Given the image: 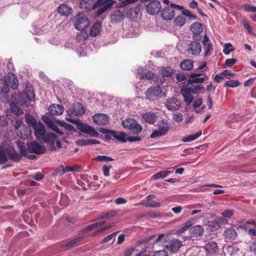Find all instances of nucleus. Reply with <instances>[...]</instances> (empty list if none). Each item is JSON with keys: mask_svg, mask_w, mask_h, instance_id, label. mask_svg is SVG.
Wrapping results in <instances>:
<instances>
[{"mask_svg": "<svg viewBox=\"0 0 256 256\" xmlns=\"http://www.w3.org/2000/svg\"><path fill=\"white\" fill-rule=\"evenodd\" d=\"M21 159V155L18 154L14 148L7 142H1L0 144V162L5 164L8 160L14 162H18Z\"/></svg>", "mask_w": 256, "mask_h": 256, "instance_id": "nucleus-1", "label": "nucleus"}, {"mask_svg": "<svg viewBox=\"0 0 256 256\" xmlns=\"http://www.w3.org/2000/svg\"><path fill=\"white\" fill-rule=\"evenodd\" d=\"M18 86V80L16 76L13 74H9L0 82L1 91L4 94H8L10 88L16 89Z\"/></svg>", "mask_w": 256, "mask_h": 256, "instance_id": "nucleus-2", "label": "nucleus"}, {"mask_svg": "<svg viewBox=\"0 0 256 256\" xmlns=\"http://www.w3.org/2000/svg\"><path fill=\"white\" fill-rule=\"evenodd\" d=\"M72 21L74 28L78 30H85L90 24L88 18L82 14H78L75 15Z\"/></svg>", "mask_w": 256, "mask_h": 256, "instance_id": "nucleus-3", "label": "nucleus"}, {"mask_svg": "<svg viewBox=\"0 0 256 256\" xmlns=\"http://www.w3.org/2000/svg\"><path fill=\"white\" fill-rule=\"evenodd\" d=\"M122 124L124 128L129 130L134 134L140 133L142 130V126L133 118H128L124 120Z\"/></svg>", "mask_w": 256, "mask_h": 256, "instance_id": "nucleus-4", "label": "nucleus"}, {"mask_svg": "<svg viewBox=\"0 0 256 256\" xmlns=\"http://www.w3.org/2000/svg\"><path fill=\"white\" fill-rule=\"evenodd\" d=\"M170 7H165L162 10L161 16L164 20H172L176 14L174 9L183 10V6L180 5L176 4L171 2Z\"/></svg>", "mask_w": 256, "mask_h": 256, "instance_id": "nucleus-5", "label": "nucleus"}, {"mask_svg": "<svg viewBox=\"0 0 256 256\" xmlns=\"http://www.w3.org/2000/svg\"><path fill=\"white\" fill-rule=\"evenodd\" d=\"M170 129V124L166 120H162L160 122L158 128L150 134L151 138H155L166 135Z\"/></svg>", "mask_w": 256, "mask_h": 256, "instance_id": "nucleus-6", "label": "nucleus"}, {"mask_svg": "<svg viewBox=\"0 0 256 256\" xmlns=\"http://www.w3.org/2000/svg\"><path fill=\"white\" fill-rule=\"evenodd\" d=\"M199 40H194L190 42L187 46L186 52L188 54L193 56H198L202 52V48Z\"/></svg>", "mask_w": 256, "mask_h": 256, "instance_id": "nucleus-7", "label": "nucleus"}, {"mask_svg": "<svg viewBox=\"0 0 256 256\" xmlns=\"http://www.w3.org/2000/svg\"><path fill=\"white\" fill-rule=\"evenodd\" d=\"M149 2L146 6V11L151 15L158 14L162 8V6L158 0H145Z\"/></svg>", "mask_w": 256, "mask_h": 256, "instance_id": "nucleus-8", "label": "nucleus"}, {"mask_svg": "<svg viewBox=\"0 0 256 256\" xmlns=\"http://www.w3.org/2000/svg\"><path fill=\"white\" fill-rule=\"evenodd\" d=\"M28 150L30 153L40 154L45 152L46 148L44 146L41 145L36 142H32L28 144Z\"/></svg>", "mask_w": 256, "mask_h": 256, "instance_id": "nucleus-9", "label": "nucleus"}, {"mask_svg": "<svg viewBox=\"0 0 256 256\" xmlns=\"http://www.w3.org/2000/svg\"><path fill=\"white\" fill-rule=\"evenodd\" d=\"M162 92L160 86H151L145 92L146 99L150 100H154Z\"/></svg>", "mask_w": 256, "mask_h": 256, "instance_id": "nucleus-10", "label": "nucleus"}, {"mask_svg": "<svg viewBox=\"0 0 256 256\" xmlns=\"http://www.w3.org/2000/svg\"><path fill=\"white\" fill-rule=\"evenodd\" d=\"M182 246V242L178 239L168 240L166 244V248L170 252H176Z\"/></svg>", "mask_w": 256, "mask_h": 256, "instance_id": "nucleus-11", "label": "nucleus"}, {"mask_svg": "<svg viewBox=\"0 0 256 256\" xmlns=\"http://www.w3.org/2000/svg\"><path fill=\"white\" fill-rule=\"evenodd\" d=\"M190 30L193 34V39L194 40H200L202 36L200 34L203 30L202 24L198 22L193 23L190 28Z\"/></svg>", "mask_w": 256, "mask_h": 256, "instance_id": "nucleus-12", "label": "nucleus"}, {"mask_svg": "<svg viewBox=\"0 0 256 256\" xmlns=\"http://www.w3.org/2000/svg\"><path fill=\"white\" fill-rule=\"evenodd\" d=\"M85 110L82 105L80 103L74 104L68 110L70 116L72 115L78 116L84 113Z\"/></svg>", "mask_w": 256, "mask_h": 256, "instance_id": "nucleus-13", "label": "nucleus"}, {"mask_svg": "<svg viewBox=\"0 0 256 256\" xmlns=\"http://www.w3.org/2000/svg\"><path fill=\"white\" fill-rule=\"evenodd\" d=\"M165 106L168 110H176L180 108V102L176 98H172L166 100Z\"/></svg>", "mask_w": 256, "mask_h": 256, "instance_id": "nucleus-14", "label": "nucleus"}, {"mask_svg": "<svg viewBox=\"0 0 256 256\" xmlns=\"http://www.w3.org/2000/svg\"><path fill=\"white\" fill-rule=\"evenodd\" d=\"M36 137L39 139L42 138L46 134V128L44 124L38 122L34 126L32 127Z\"/></svg>", "mask_w": 256, "mask_h": 256, "instance_id": "nucleus-15", "label": "nucleus"}, {"mask_svg": "<svg viewBox=\"0 0 256 256\" xmlns=\"http://www.w3.org/2000/svg\"><path fill=\"white\" fill-rule=\"evenodd\" d=\"M44 142L48 145L49 150H53L55 149L54 143L56 138L55 134L52 133H48L46 136L42 138Z\"/></svg>", "mask_w": 256, "mask_h": 256, "instance_id": "nucleus-16", "label": "nucleus"}, {"mask_svg": "<svg viewBox=\"0 0 256 256\" xmlns=\"http://www.w3.org/2000/svg\"><path fill=\"white\" fill-rule=\"evenodd\" d=\"M238 233L235 228H227L224 232L223 236L226 242H232L237 237Z\"/></svg>", "mask_w": 256, "mask_h": 256, "instance_id": "nucleus-17", "label": "nucleus"}, {"mask_svg": "<svg viewBox=\"0 0 256 256\" xmlns=\"http://www.w3.org/2000/svg\"><path fill=\"white\" fill-rule=\"evenodd\" d=\"M42 120L53 130L56 132L60 135L64 134V132L62 130L58 128L54 122H53L48 116H43L42 117Z\"/></svg>", "mask_w": 256, "mask_h": 256, "instance_id": "nucleus-18", "label": "nucleus"}, {"mask_svg": "<svg viewBox=\"0 0 256 256\" xmlns=\"http://www.w3.org/2000/svg\"><path fill=\"white\" fill-rule=\"evenodd\" d=\"M155 198L154 194L148 196L146 199L141 202L140 204H144L148 208H158L160 206V203L154 202L153 200Z\"/></svg>", "mask_w": 256, "mask_h": 256, "instance_id": "nucleus-19", "label": "nucleus"}, {"mask_svg": "<svg viewBox=\"0 0 256 256\" xmlns=\"http://www.w3.org/2000/svg\"><path fill=\"white\" fill-rule=\"evenodd\" d=\"M94 122L98 125L104 126L108 122V117L104 114H98L93 116Z\"/></svg>", "mask_w": 256, "mask_h": 256, "instance_id": "nucleus-20", "label": "nucleus"}, {"mask_svg": "<svg viewBox=\"0 0 256 256\" xmlns=\"http://www.w3.org/2000/svg\"><path fill=\"white\" fill-rule=\"evenodd\" d=\"M140 5L130 8L126 12V16L130 19L134 20L140 16Z\"/></svg>", "mask_w": 256, "mask_h": 256, "instance_id": "nucleus-21", "label": "nucleus"}, {"mask_svg": "<svg viewBox=\"0 0 256 256\" xmlns=\"http://www.w3.org/2000/svg\"><path fill=\"white\" fill-rule=\"evenodd\" d=\"M202 44L204 46V56H210L213 50L212 44L210 41L208 37L205 34L202 40Z\"/></svg>", "mask_w": 256, "mask_h": 256, "instance_id": "nucleus-22", "label": "nucleus"}, {"mask_svg": "<svg viewBox=\"0 0 256 256\" xmlns=\"http://www.w3.org/2000/svg\"><path fill=\"white\" fill-rule=\"evenodd\" d=\"M180 94L184 97L186 105H190L193 100L194 96H192V94L194 93L186 88H183L180 90Z\"/></svg>", "mask_w": 256, "mask_h": 256, "instance_id": "nucleus-23", "label": "nucleus"}, {"mask_svg": "<svg viewBox=\"0 0 256 256\" xmlns=\"http://www.w3.org/2000/svg\"><path fill=\"white\" fill-rule=\"evenodd\" d=\"M64 107L58 104H52L48 108V111L50 114L54 116H59L64 112Z\"/></svg>", "mask_w": 256, "mask_h": 256, "instance_id": "nucleus-24", "label": "nucleus"}, {"mask_svg": "<svg viewBox=\"0 0 256 256\" xmlns=\"http://www.w3.org/2000/svg\"><path fill=\"white\" fill-rule=\"evenodd\" d=\"M84 238V235L80 236L66 243L64 246L66 248V250H69L74 246H77L80 244L81 241Z\"/></svg>", "mask_w": 256, "mask_h": 256, "instance_id": "nucleus-25", "label": "nucleus"}, {"mask_svg": "<svg viewBox=\"0 0 256 256\" xmlns=\"http://www.w3.org/2000/svg\"><path fill=\"white\" fill-rule=\"evenodd\" d=\"M110 20L112 22L117 23L122 22L124 18V14L120 10L113 11L110 14Z\"/></svg>", "mask_w": 256, "mask_h": 256, "instance_id": "nucleus-26", "label": "nucleus"}, {"mask_svg": "<svg viewBox=\"0 0 256 256\" xmlns=\"http://www.w3.org/2000/svg\"><path fill=\"white\" fill-rule=\"evenodd\" d=\"M202 74L200 72H194L190 73V79L188 80V82L196 83L201 85L204 81V78L200 77Z\"/></svg>", "mask_w": 256, "mask_h": 256, "instance_id": "nucleus-27", "label": "nucleus"}, {"mask_svg": "<svg viewBox=\"0 0 256 256\" xmlns=\"http://www.w3.org/2000/svg\"><path fill=\"white\" fill-rule=\"evenodd\" d=\"M58 12L61 16H68L72 12V8L65 4H62L58 6Z\"/></svg>", "mask_w": 256, "mask_h": 256, "instance_id": "nucleus-28", "label": "nucleus"}, {"mask_svg": "<svg viewBox=\"0 0 256 256\" xmlns=\"http://www.w3.org/2000/svg\"><path fill=\"white\" fill-rule=\"evenodd\" d=\"M102 30V24L100 22H96L92 26L90 31V35L92 37L97 36Z\"/></svg>", "mask_w": 256, "mask_h": 256, "instance_id": "nucleus-29", "label": "nucleus"}, {"mask_svg": "<svg viewBox=\"0 0 256 256\" xmlns=\"http://www.w3.org/2000/svg\"><path fill=\"white\" fill-rule=\"evenodd\" d=\"M190 232L192 236H200L203 234L204 232V228L200 225H196L190 228Z\"/></svg>", "mask_w": 256, "mask_h": 256, "instance_id": "nucleus-30", "label": "nucleus"}, {"mask_svg": "<svg viewBox=\"0 0 256 256\" xmlns=\"http://www.w3.org/2000/svg\"><path fill=\"white\" fill-rule=\"evenodd\" d=\"M80 130L82 132L90 134L92 137H98L99 134L92 126L88 125H84L82 126Z\"/></svg>", "mask_w": 256, "mask_h": 256, "instance_id": "nucleus-31", "label": "nucleus"}, {"mask_svg": "<svg viewBox=\"0 0 256 256\" xmlns=\"http://www.w3.org/2000/svg\"><path fill=\"white\" fill-rule=\"evenodd\" d=\"M138 74L142 78L150 80L154 77V74L151 71L144 70L142 68H139L138 69Z\"/></svg>", "mask_w": 256, "mask_h": 256, "instance_id": "nucleus-32", "label": "nucleus"}, {"mask_svg": "<svg viewBox=\"0 0 256 256\" xmlns=\"http://www.w3.org/2000/svg\"><path fill=\"white\" fill-rule=\"evenodd\" d=\"M114 4V0H97L93 6V8H98V6H104L106 8H110Z\"/></svg>", "mask_w": 256, "mask_h": 256, "instance_id": "nucleus-33", "label": "nucleus"}, {"mask_svg": "<svg viewBox=\"0 0 256 256\" xmlns=\"http://www.w3.org/2000/svg\"><path fill=\"white\" fill-rule=\"evenodd\" d=\"M104 222H99L89 224L88 226L82 228L80 232L82 233L88 232L95 228H96L100 226H102L103 224H104Z\"/></svg>", "mask_w": 256, "mask_h": 256, "instance_id": "nucleus-34", "label": "nucleus"}, {"mask_svg": "<svg viewBox=\"0 0 256 256\" xmlns=\"http://www.w3.org/2000/svg\"><path fill=\"white\" fill-rule=\"evenodd\" d=\"M104 222H99L89 224L88 226L82 228L80 232L82 233L88 232L95 228H96L100 226H102L103 224H104Z\"/></svg>", "mask_w": 256, "mask_h": 256, "instance_id": "nucleus-35", "label": "nucleus"}, {"mask_svg": "<svg viewBox=\"0 0 256 256\" xmlns=\"http://www.w3.org/2000/svg\"><path fill=\"white\" fill-rule=\"evenodd\" d=\"M224 220V219L222 218H218L216 220L209 221L208 226L212 228V231L218 230Z\"/></svg>", "mask_w": 256, "mask_h": 256, "instance_id": "nucleus-36", "label": "nucleus"}, {"mask_svg": "<svg viewBox=\"0 0 256 256\" xmlns=\"http://www.w3.org/2000/svg\"><path fill=\"white\" fill-rule=\"evenodd\" d=\"M108 133L118 141L122 142H126V134L124 132H118L114 130H109Z\"/></svg>", "mask_w": 256, "mask_h": 256, "instance_id": "nucleus-37", "label": "nucleus"}, {"mask_svg": "<svg viewBox=\"0 0 256 256\" xmlns=\"http://www.w3.org/2000/svg\"><path fill=\"white\" fill-rule=\"evenodd\" d=\"M180 68L184 70H190L194 67V62L191 60H184L180 64Z\"/></svg>", "mask_w": 256, "mask_h": 256, "instance_id": "nucleus-38", "label": "nucleus"}, {"mask_svg": "<svg viewBox=\"0 0 256 256\" xmlns=\"http://www.w3.org/2000/svg\"><path fill=\"white\" fill-rule=\"evenodd\" d=\"M188 86L186 88L190 90V91L192 92L194 94L198 93L202 88L203 87L198 84L196 83H190L188 82Z\"/></svg>", "mask_w": 256, "mask_h": 256, "instance_id": "nucleus-39", "label": "nucleus"}, {"mask_svg": "<svg viewBox=\"0 0 256 256\" xmlns=\"http://www.w3.org/2000/svg\"><path fill=\"white\" fill-rule=\"evenodd\" d=\"M142 118L147 122L154 124L156 121V116L152 112H146L142 115Z\"/></svg>", "mask_w": 256, "mask_h": 256, "instance_id": "nucleus-40", "label": "nucleus"}, {"mask_svg": "<svg viewBox=\"0 0 256 256\" xmlns=\"http://www.w3.org/2000/svg\"><path fill=\"white\" fill-rule=\"evenodd\" d=\"M205 250L209 254L215 253L218 249V245L216 242H208L204 247Z\"/></svg>", "mask_w": 256, "mask_h": 256, "instance_id": "nucleus-41", "label": "nucleus"}, {"mask_svg": "<svg viewBox=\"0 0 256 256\" xmlns=\"http://www.w3.org/2000/svg\"><path fill=\"white\" fill-rule=\"evenodd\" d=\"M172 172L169 170L160 171L158 173L154 174L152 176V178L154 180H158L160 178H164Z\"/></svg>", "mask_w": 256, "mask_h": 256, "instance_id": "nucleus-42", "label": "nucleus"}, {"mask_svg": "<svg viewBox=\"0 0 256 256\" xmlns=\"http://www.w3.org/2000/svg\"><path fill=\"white\" fill-rule=\"evenodd\" d=\"M174 25L182 27L186 24L185 18L181 15L178 16L174 20Z\"/></svg>", "mask_w": 256, "mask_h": 256, "instance_id": "nucleus-43", "label": "nucleus"}, {"mask_svg": "<svg viewBox=\"0 0 256 256\" xmlns=\"http://www.w3.org/2000/svg\"><path fill=\"white\" fill-rule=\"evenodd\" d=\"M174 72V70L170 67L162 68L160 73L164 77H170Z\"/></svg>", "mask_w": 256, "mask_h": 256, "instance_id": "nucleus-44", "label": "nucleus"}, {"mask_svg": "<svg viewBox=\"0 0 256 256\" xmlns=\"http://www.w3.org/2000/svg\"><path fill=\"white\" fill-rule=\"evenodd\" d=\"M25 118L26 122L30 126L33 127L38 122L36 121L35 118L30 114H26Z\"/></svg>", "mask_w": 256, "mask_h": 256, "instance_id": "nucleus-45", "label": "nucleus"}, {"mask_svg": "<svg viewBox=\"0 0 256 256\" xmlns=\"http://www.w3.org/2000/svg\"><path fill=\"white\" fill-rule=\"evenodd\" d=\"M201 135H202V132H198L195 134H190V135H189V136H186L183 138L182 139V141L183 142H191V141L196 140L198 137H200Z\"/></svg>", "mask_w": 256, "mask_h": 256, "instance_id": "nucleus-46", "label": "nucleus"}, {"mask_svg": "<svg viewBox=\"0 0 256 256\" xmlns=\"http://www.w3.org/2000/svg\"><path fill=\"white\" fill-rule=\"evenodd\" d=\"M201 135H202V132H198L195 134H190V135H189V136H186L183 138L182 139V141L183 142H191V141L196 140L198 137H200Z\"/></svg>", "mask_w": 256, "mask_h": 256, "instance_id": "nucleus-47", "label": "nucleus"}, {"mask_svg": "<svg viewBox=\"0 0 256 256\" xmlns=\"http://www.w3.org/2000/svg\"><path fill=\"white\" fill-rule=\"evenodd\" d=\"M80 32H78L76 35V39L78 41L83 42L88 37V34L85 30H80Z\"/></svg>", "mask_w": 256, "mask_h": 256, "instance_id": "nucleus-48", "label": "nucleus"}, {"mask_svg": "<svg viewBox=\"0 0 256 256\" xmlns=\"http://www.w3.org/2000/svg\"><path fill=\"white\" fill-rule=\"evenodd\" d=\"M117 214V211L112 210L106 212H103L100 214V218H110L114 216Z\"/></svg>", "mask_w": 256, "mask_h": 256, "instance_id": "nucleus-49", "label": "nucleus"}, {"mask_svg": "<svg viewBox=\"0 0 256 256\" xmlns=\"http://www.w3.org/2000/svg\"><path fill=\"white\" fill-rule=\"evenodd\" d=\"M220 186L218 184H212L210 185L205 186L203 189L202 190H206V191H212V192H224V191L220 189H214L211 190L210 188H218Z\"/></svg>", "mask_w": 256, "mask_h": 256, "instance_id": "nucleus-50", "label": "nucleus"}, {"mask_svg": "<svg viewBox=\"0 0 256 256\" xmlns=\"http://www.w3.org/2000/svg\"><path fill=\"white\" fill-rule=\"evenodd\" d=\"M240 83L238 80H230L226 81L224 86L230 88H236L240 85Z\"/></svg>", "mask_w": 256, "mask_h": 256, "instance_id": "nucleus-51", "label": "nucleus"}, {"mask_svg": "<svg viewBox=\"0 0 256 256\" xmlns=\"http://www.w3.org/2000/svg\"><path fill=\"white\" fill-rule=\"evenodd\" d=\"M234 50V48L230 43H227L225 44L223 50V52L225 54L228 55L230 54V52Z\"/></svg>", "mask_w": 256, "mask_h": 256, "instance_id": "nucleus-52", "label": "nucleus"}, {"mask_svg": "<svg viewBox=\"0 0 256 256\" xmlns=\"http://www.w3.org/2000/svg\"><path fill=\"white\" fill-rule=\"evenodd\" d=\"M192 224V223L191 221H188L186 222L184 226L178 229V232L180 234L183 233L184 231L187 230L189 228H190Z\"/></svg>", "mask_w": 256, "mask_h": 256, "instance_id": "nucleus-53", "label": "nucleus"}, {"mask_svg": "<svg viewBox=\"0 0 256 256\" xmlns=\"http://www.w3.org/2000/svg\"><path fill=\"white\" fill-rule=\"evenodd\" d=\"M172 119L175 122L180 123L183 120V116L180 112L174 113L172 115Z\"/></svg>", "mask_w": 256, "mask_h": 256, "instance_id": "nucleus-54", "label": "nucleus"}, {"mask_svg": "<svg viewBox=\"0 0 256 256\" xmlns=\"http://www.w3.org/2000/svg\"><path fill=\"white\" fill-rule=\"evenodd\" d=\"M119 232V231H116V232H114L112 234H110L108 235L107 236L104 238L102 240V244H104V243H106L108 242L109 241H110L113 238H114V236H116V235L118 234V232Z\"/></svg>", "mask_w": 256, "mask_h": 256, "instance_id": "nucleus-55", "label": "nucleus"}, {"mask_svg": "<svg viewBox=\"0 0 256 256\" xmlns=\"http://www.w3.org/2000/svg\"><path fill=\"white\" fill-rule=\"evenodd\" d=\"M96 160L98 162H108L112 161L114 160L110 157L106 156H98L96 158Z\"/></svg>", "mask_w": 256, "mask_h": 256, "instance_id": "nucleus-56", "label": "nucleus"}, {"mask_svg": "<svg viewBox=\"0 0 256 256\" xmlns=\"http://www.w3.org/2000/svg\"><path fill=\"white\" fill-rule=\"evenodd\" d=\"M242 8L244 10L248 12H256V6L246 4L242 6Z\"/></svg>", "mask_w": 256, "mask_h": 256, "instance_id": "nucleus-57", "label": "nucleus"}, {"mask_svg": "<svg viewBox=\"0 0 256 256\" xmlns=\"http://www.w3.org/2000/svg\"><path fill=\"white\" fill-rule=\"evenodd\" d=\"M25 94L28 100H32L35 98V94L34 91L30 90H26Z\"/></svg>", "mask_w": 256, "mask_h": 256, "instance_id": "nucleus-58", "label": "nucleus"}, {"mask_svg": "<svg viewBox=\"0 0 256 256\" xmlns=\"http://www.w3.org/2000/svg\"><path fill=\"white\" fill-rule=\"evenodd\" d=\"M64 174V166H62L56 168L53 172L54 176H61Z\"/></svg>", "mask_w": 256, "mask_h": 256, "instance_id": "nucleus-59", "label": "nucleus"}, {"mask_svg": "<svg viewBox=\"0 0 256 256\" xmlns=\"http://www.w3.org/2000/svg\"><path fill=\"white\" fill-rule=\"evenodd\" d=\"M58 123L60 124V126H62V127L66 128V129H68V130H70L73 128V126L68 124V123L62 121V120H59L57 122Z\"/></svg>", "mask_w": 256, "mask_h": 256, "instance_id": "nucleus-60", "label": "nucleus"}, {"mask_svg": "<svg viewBox=\"0 0 256 256\" xmlns=\"http://www.w3.org/2000/svg\"><path fill=\"white\" fill-rule=\"evenodd\" d=\"M242 24L244 26V28L247 30L248 32L250 34H252V28L250 25V24L248 23V22L246 20H242Z\"/></svg>", "mask_w": 256, "mask_h": 256, "instance_id": "nucleus-61", "label": "nucleus"}, {"mask_svg": "<svg viewBox=\"0 0 256 256\" xmlns=\"http://www.w3.org/2000/svg\"><path fill=\"white\" fill-rule=\"evenodd\" d=\"M20 153L22 156L26 155V148L24 144H22L20 142L18 144Z\"/></svg>", "mask_w": 256, "mask_h": 256, "instance_id": "nucleus-62", "label": "nucleus"}, {"mask_svg": "<svg viewBox=\"0 0 256 256\" xmlns=\"http://www.w3.org/2000/svg\"><path fill=\"white\" fill-rule=\"evenodd\" d=\"M234 214V212L232 210H226L221 213V214L226 218H230Z\"/></svg>", "mask_w": 256, "mask_h": 256, "instance_id": "nucleus-63", "label": "nucleus"}, {"mask_svg": "<svg viewBox=\"0 0 256 256\" xmlns=\"http://www.w3.org/2000/svg\"><path fill=\"white\" fill-rule=\"evenodd\" d=\"M153 256H168V253L165 250H159L155 252Z\"/></svg>", "mask_w": 256, "mask_h": 256, "instance_id": "nucleus-64", "label": "nucleus"}]
</instances>
